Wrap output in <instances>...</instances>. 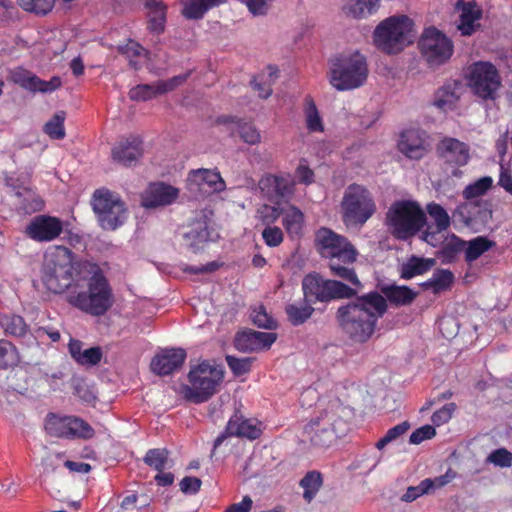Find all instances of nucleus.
<instances>
[{
  "label": "nucleus",
  "mask_w": 512,
  "mask_h": 512,
  "mask_svg": "<svg viewBox=\"0 0 512 512\" xmlns=\"http://www.w3.org/2000/svg\"><path fill=\"white\" fill-rule=\"evenodd\" d=\"M75 254L67 247L55 245L49 247L44 255L40 269V279L44 287L51 293H69L74 285L86 280L82 272L87 268V261H75Z\"/></svg>",
  "instance_id": "nucleus-1"
},
{
  "label": "nucleus",
  "mask_w": 512,
  "mask_h": 512,
  "mask_svg": "<svg viewBox=\"0 0 512 512\" xmlns=\"http://www.w3.org/2000/svg\"><path fill=\"white\" fill-rule=\"evenodd\" d=\"M84 267L91 274L87 280V289L79 290L81 287L79 282L66 294V301L86 314L102 316L114 304L112 287L98 265L86 263Z\"/></svg>",
  "instance_id": "nucleus-2"
},
{
  "label": "nucleus",
  "mask_w": 512,
  "mask_h": 512,
  "mask_svg": "<svg viewBox=\"0 0 512 512\" xmlns=\"http://www.w3.org/2000/svg\"><path fill=\"white\" fill-rule=\"evenodd\" d=\"M315 245L322 257L329 258V267L334 276L352 281V245L347 238L327 227L315 233Z\"/></svg>",
  "instance_id": "nucleus-3"
},
{
  "label": "nucleus",
  "mask_w": 512,
  "mask_h": 512,
  "mask_svg": "<svg viewBox=\"0 0 512 512\" xmlns=\"http://www.w3.org/2000/svg\"><path fill=\"white\" fill-rule=\"evenodd\" d=\"M413 26V21L406 15L390 16L376 26L373 44L385 54H398L413 42Z\"/></svg>",
  "instance_id": "nucleus-4"
},
{
  "label": "nucleus",
  "mask_w": 512,
  "mask_h": 512,
  "mask_svg": "<svg viewBox=\"0 0 512 512\" xmlns=\"http://www.w3.org/2000/svg\"><path fill=\"white\" fill-rule=\"evenodd\" d=\"M385 223L393 237L408 240L422 230L426 215L417 202L399 200L389 207Z\"/></svg>",
  "instance_id": "nucleus-5"
},
{
  "label": "nucleus",
  "mask_w": 512,
  "mask_h": 512,
  "mask_svg": "<svg viewBox=\"0 0 512 512\" xmlns=\"http://www.w3.org/2000/svg\"><path fill=\"white\" fill-rule=\"evenodd\" d=\"M223 378L224 372L221 366L202 361L191 367L188 373L189 384L181 387V394L192 403H204L217 392Z\"/></svg>",
  "instance_id": "nucleus-6"
},
{
  "label": "nucleus",
  "mask_w": 512,
  "mask_h": 512,
  "mask_svg": "<svg viewBox=\"0 0 512 512\" xmlns=\"http://www.w3.org/2000/svg\"><path fill=\"white\" fill-rule=\"evenodd\" d=\"M387 308L385 296L378 292H370L354 303V342L363 343L372 336Z\"/></svg>",
  "instance_id": "nucleus-7"
},
{
  "label": "nucleus",
  "mask_w": 512,
  "mask_h": 512,
  "mask_svg": "<svg viewBox=\"0 0 512 512\" xmlns=\"http://www.w3.org/2000/svg\"><path fill=\"white\" fill-rule=\"evenodd\" d=\"M92 207L100 226L105 230H115L126 221L127 209L124 202L107 189L94 192Z\"/></svg>",
  "instance_id": "nucleus-8"
},
{
  "label": "nucleus",
  "mask_w": 512,
  "mask_h": 512,
  "mask_svg": "<svg viewBox=\"0 0 512 512\" xmlns=\"http://www.w3.org/2000/svg\"><path fill=\"white\" fill-rule=\"evenodd\" d=\"M302 290L305 298L314 299V302L352 297L351 287L340 281L326 280L317 273L308 274L303 278Z\"/></svg>",
  "instance_id": "nucleus-9"
},
{
  "label": "nucleus",
  "mask_w": 512,
  "mask_h": 512,
  "mask_svg": "<svg viewBox=\"0 0 512 512\" xmlns=\"http://www.w3.org/2000/svg\"><path fill=\"white\" fill-rule=\"evenodd\" d=\"M45 430L53 437L64 439H91L95 435L93 427L77 416L49 413L45 419Z\"/></svg>",
  "instance_id": "nucleus-10"
},
{
  "label": "nucleus",
  "mask_w": 512,
  "mask_h": 512,
  "mask_svg": "<svg viewBox=\"0 0 512 512\" xmlns=\"http://www.w3.org/2000/svg\"><path fill=\"white\" fill-rule=\"evenodd\" d=\"M418 45L421 54L431 67H438L447 62L454 51L451 39L435 27L424 30Z\"/></svg>",
  "instance_id": "nucleus-11"
},
{
  "label": "nucleus",
  "mask_w": 512,
  "mask_h": 512,
  "mask_svg": "<svg viewBox=\"0 0 512 512\" xmlns=\"http://www.w3.org/2000/svg\"><path fill=\"white\" fill-rule=\"evenodd\" d=\"M469 85L482 99H494L501 86V78L496 67L489 62H476L469 68Z\"/></svg>",
  "instance_id": "nucleus-12"
},
{
  "label": "nucleus",
  "mask_w": 512,
  "mask_h": 512,
  "mask_svg": "<svg viewBox=\"0 0 512 512\" xmlns=\"http://www.w3.org/2000/svg\"><path fill=\"white\" fill-rule=\"evenodd\" d=\"M398 150L410 160H421L431 150L429 134L418 127L404 129L397 144Z\"/></svg>",
  "instance_id": "nucleus-13"
},
{
  "label": "nucleus",
  "mask_w": 512,
  "mask_h": 512,
  "mask_svg": "<svg viewBox=\"0 0 512 512\" xmlns=\"http://www.w3.org/2000/svg\"><path fill=\"white\" fill-rule=\"evenodd\" d=\"M259 189L269 201L289 199L295 191L294 176L288 172L267 173L258 182Z\"/></svg>",
  "instance_id": "nucleus-14"
},
{
  "label": "nucleus",
  "mask_w": 512,
  "mask_h": 512,
  "mask_svg": "<svg viewBox=\"0 0 512 512\" xmlns=\"http://www.w3.org/2000/svg\"><path fill=\"white\" fill-rule=\"evenodd\" d=\"M436 152L439 159L454 168V176H460L458 168L467 165L470 160L469 145L453 137L441 139L436 146Z\"/></svg>",
  "instance_id": "nucleus-15"
},
{
  "label": "nucleus",
  "mask_w": 512,
  "mask_h": 512,
  "mask_svg": "<svg viewBox=\"0 0 512 512\" xmlns=\"http://www.w3.org/2000/svg\"><path fill=\"white\" fill-rule=\"evenodd\" d=\"M63 232V221L55 216L37 215L25 227V235L40 243L52 242Z\"/></svg>",
  "instance_id": "nucleus-16"
},
{
  "label": "nucleus",
  "mask_w": 512,
  "mask_h": 512,
  "mask_svg": "<svg viewBox=\"0 0 512 512\" xmlns=\"http://www.w3.org/2000/svg\"><path fill=\"white\" fill-rule=\"evenodd\" d=\"M7 80L33 93H51L62 85L58 76H53L49 81H45L23 67L11 69L8 72Z\"/></svg>",
  "instance_id": "nucleus-17"
},
{
  "label": "nucleus",
  "mask_w": 512,
  "mask_h": 512,
  "mask_svg": "<svg viewBox=\"0 0 512 512\" xmlns=\"http://www.w3.org/2000/svg\"><path fill=\"white\" fill-rule=\"evenodd\" d=\"M186 351L182 348H166L158 352L151 360V371L166 376L179 370L186 360Z\"/></svg>",
  "instance_id": "nucleus-18"
},
{
  "label": "nucleus",
  "mask_w": 512,
  "mask_h": 512,
  "mask_svg": "<svg viewBox=\"0 0 512 512\" xmlns=\"http://www.w3.org/2000/svg\"><path fill=\"white\" fill-rule=\"evenodd\" d=\"M178 194V189L171 185L151 183L141 194V205L146 209L167 206L177 199Z\"/></svg>",
  "instance_id": "nucleus-19"
},
{
  "label": "nucleus",
  "mask_w": 512,
  "mask_h": 512,
  "mask_svg": "<svg viewBox=\"0 0 512 512\" xmlns=\"http://www.w3.org/2000/svg\"><path fill=\"white\" fill-rule=\"evenodd\" d=\"M142 154L143 142L137 136H130L119 141L111 150L112 160L127 167L137 162Z\"/></svg>",
  "instance_id": "nucleus-20"
},
{
  "label": "nucleus",
  "mask_w": 512,
  "mask_h": 512,
  "mask_svg": "<svg viewBox=\"0 0 512 512\" xmlns=\"http://www.w3.org/2000/svg\"><path fill=\"white\" fill-rule=\"evenodd\" d=\"M330 83L340 91L352 88L351 55H339L332 60Z\"/></svg>",
  "instance_id": "nucleus-21"
},
{
  "label": "nucleus",
  "mask_w": 512,
  "mask_h": 512,
  "mask_svg": "<svg viewBox=\"0 0 512 512\" xmlns=\"http://www.w3.org/2000/svg\"><path fill=\"white\" fill-rule=\"evenodd\" d=\"M376 212V204L370 192L354 184V225L362 226Z\"/></svg>",
  "instance_id": "nucleus-22"
},
{
  "label": "nucleus",
  "mask_w": 512,
  "mask_h": 512,
  "mask_svg": "<svg viewBox=\"0 0 512 512\" xmlns=\"http://www.w3.org/2000/svg\"><path fill=\"white\" fill-rule=\"evenodd\" d=\"M188 181L199 186L200 189L207 186L211 192H222L226 188L225 181L216 169L200 168L190 171Z\"/></svg>",
  "instance_id": "nucleus-23"
},
{
  "label": "nucleus",
  "mask_w": 512,
  "mask_h": 512,
  "mask_svg": "<svg viewBox=\"0 0 512 512\" xmlns=\"http://www.w3.org/2000/svg\"><path fill=\"white\" fill-rule=\"evenodd\" d=\"M381 293L386 300L397 307L408 306L417 297V293L408 286L388 284L380 287Z\"/></svg>",
  "instance_id": "nucleus-24"
},
{
  "label": "nucleus",
  "mask_w": 512,
  "mask_h": 512,
  "mask_svg": "<svg viewBox=\"0 0 512 512\" xmlns=\"http://www.w3.org/2000/svg\"><path fill=\"white\" fill-rule=\"evenodd\" d=\"M145 7L148 9V29L155 34L164 32L167 6L162 0H145Z\"/></svg>",
  "instance_id": "nucleus-25"
},
{
  "label": "nucleus",
  "mask_w": 512,
  "mask_h": 512,
  "mask_svg": "<svg viewBox=\"0 0 512 512\" xmlns=\"http://www.w3.org/2000/svg\"><path fill=\"white\" fill-rule=\"evenodd\" d=\"M282 225L291 239L299 238L304 227V214L294 205L282 208Z\"/></svg>",
  "instance_id": "nucleus-26"
},
{
  "label": "nucleus",
  "mask_w": 512,
  "mask_h": 512,
  "mask_svg": "<svg viewBox=\"0 0 512 512\" xmlns=\"http://www.w3.org/2000/svg\"><path fill=\"white\" fill-rule=\"evenodd\" d=\"M218 124H229L234 123L237 127V133L241 140L249 145H256L261 141V135L258 129L252 125L251 123L243 122L240 119L229 116L222 115L219 116L216 120Z\"/></svg>",
  "instance_id": "nucleus-27"
},
{
  "label": "nucleus",
  "mask_w": 512,
  "mask_h": 512,
  "mask_svg": "<svg viewBox=\"0 0 512 512\" xmlns=\"http://www.w3.org/2000/svg\"><path fill=\"white\" fill-rule=\"evenodd\" d=\"M213 231L208 227L206 221L200 220L193 224L191 229L184 233V239L193 252L203 248V245L213 240Z\"/></svg>",
  "instance_id": "nucleus-28"
},
{
  "label": "nucleus",
  "mask_w": 512,
  "mask_h": 512,
  "mask_svg": "<svg viewBox=\"0 0 512 512\" xmlns=\"http://www.w3.org/2000/svg\"><path fill=\"white\" fill-rule=\"evenodd\" d=\"M347 431H349V424L343 419H337L333 423V429L323 428L316 431L311 436V443L316 447H328L332 443L334 436L342 437Z\"/></svg>",
  "instance_id": "nucleus-29"
},
{
  "label": "nucleus",
  "mask_w": 512,
  "mask_h": 512,
  "mask_svg": "<svg viewBox=\"0 0 512 512\" xmlns=\"http://www.w3.org/2000/svg\"><path fill=\"white\" fill-rule=\"evenodd\" d=\"M454 281L455 276L452 271L448 269H436L430 279L421 283V287L424 290H431L433 294L437 295L450 290Z\"/></svg>",
  "instance_id": "nucleus-30"
},
{
  "label": "nucleus",
  "mask_w": 512,
  "mask_h": 512,
  "mask_svg": "<svg viewBox=\"0 0 512 512\" xmlns=\"http://www.w3.org/2000/svg\"><path fill=\"white\" fill-rule=\"evenodd\" d=\"M228 430L237 437H246L248 439H257L261 430L250 420L244 419L238 413H234L228 421Z\"/></svg>",
  "instance_id": "nucleus-31"
},
{
  "label": "nucleus",
  "mask_w": 512,
  "mask_h": 512,
  "mask_svg": "<svg viewBox=\"0 0 512 512\" xmlns=\"http://www.w3.org/2000/svg\"><path fill=\"white\" fill-rule=\"evenodd\" d=\"M309 301L304 297L298 302L289 303L285 306L287 319L293 326L302 325L312 316L314 308Z\"/></svg>",
  "instance_id": "nucleus-32"
},
{
  "label": "nucleus",
  "mask_w": 512,
  "mask_h": 512,
  "mask_svg": "<svg viewBox=\"0 0 512 512\" xmlns=\"http://www.w3.org/2000/svg\"><path fill=\"white\" fill-rule=\"evenodd\" d=\"M224 2L226 0H182V15L186 19L198 20L203 18L209 9Z\"/></svg>",
  "instance_id": "nucleus-33"
},
{
  "label": "nucleus",
  "mask_w": 512,
  "mask_h": 512,
  "mask_svg": "<svg viewBox=\"0 0 512 512\" xmlns=\"http://www.w3.org/2000/svg\"><path fill=\"white\" fill-rule=\"evenodd\" d=\"M435 263L436 261L433 258L412 256L402 265L400 276L402 279L409 280L417 275H423L428 272Z\"/></svg>",
  "instance_id": "nucleus-34"
},
{
  "label": "nucleus",
  "mask_w": 512,
  "mask_h": 512,
  "mask_svg": "<svg viewBox=\"0 0 512 512\" xmlns=\"http://www.w3.org/2000/svg\"><path fill=\"white\" fill-rule=\"evenodd\" d=\"M17 208L26 214L40 211L43 208L42 200L30 188L18 189L15 192Z\"/></svg>",
  "instance_id": "nucleus-35"
},
{
  "label": "nucleus",
  "mask_w": 512,
  "mask_h": 512,
  "mask_svg": "<svg viewBox=\"0 0 512 512\" xmlns=\"http://www.w3.org/2000/svg\"><path fill=\"white\" fill-rule=\"evenodd\" d=\"M279 69L276 66L269 65L266 73H261L254 77L251 85L258 92L259 97L266 99L272 94V84L278 78Z\"/></svg>",
  "instance_id": "nucleus-36"
},
{
  "label": "nucleus",
  "mask_w": 512,
  "mask_h": 512,
  "mask_svg": "<svg viewBox=\"0 0 512 512\" xmlns=\"http://www.w3.org/2000/svg\"><path fill=\"white\" fill-rule=\"evenodd\" d=\"M323 475L318 470L308 471L300 480L299 485L303 489V499L311 503L323 485Z\"/></svg>",
  "instance_id": "nucleus-37"
},
{
  "label": "nucleus",
  "mask_w": 512,
  "mask_h": 512,
  "mask_svg": "<svg viewBox=\"0 0 512 512\" xmlns=\"http://www.w3.org/2000/svg\"><path fill=\"white\" fill-rule=\"evenodd\" d=\"M0 327L5 334L13 337H23L28 331L24 318L15 314H1Z\"/></svg>",
  "instance_id": "nucleus-38"
},
{
  "label": "nucleus",
  "mask_w": 512,
  "mask_h": 512,
  "mask_svg": "<svg viewBox=\"0 0 512 512\" xmlns=\"http://www.w3.org/2000/svg\"><path fill=\"white\" fill-rule=\"evenodd\" d=\"M482 12L474 2H468L463 5L460 15L458 29L463 35H471L474 32V23L480 19Z\"/></svg>",
  "instance_id": "nucleus-39"
},
{
  "label": "nucleus",
  "mask_w": 512,
  "mask_h": 512,
  "mask_svg": "<svg viewBox=\"0 0 512 512\" xmlns=\"http://www.w3.org/2000/svg\"><path fill=\"white\" fill-rule=\"evenodd\" d=\"M465 247L466 241L453 234L438 252V258L443 264L453 263Z\"/></svg>",
  "instance_id": "nucleus-40"
},
{
  "label": "nucleus",
  "mask_w": 512,
  "mask_h": 512,
  "mask_svg": "<svg viewBox=\"0 0 512 512\" xmlns=\"http://www.w3.org/2000/svg\"><path fill=\"white\" fill-rule=\"evenodd\" d=\"M495 245L496 243L487 237L477 236L476 238L466 242L465 260L471 263Z\"/></svg>",
  "instance_id": "nucleus-41"
},
{
  "label": "nucleus",
  "mask_w": 512,
  "mask_h": 512,
  "mask_svg": "<svg viewBox=\"0 0 512 512\" xmlns=\"http://www.w3.org/2000/svg\"><path fill=\"white\" fill-rule=\"evenodd\" d=\"M304 116L306 127L311 133H321L324 131L322 117L311 97L305 98Z\"/></svg>",
  "instance_id": "nucleus-42"
},
{
  "label": "nucleus",
  "mask_w": 512,
  "mask_h": 512,
  "mask_svg": "<svg viewBox=\"0 0 512 512\" xmlns=\"http://www.w3.org/2000/svg\"><path fill=\"white\" fill-rule=\"evenodd\" d=\"M118 51L128 59L130 66L134 69L140 68L142 60L145 59L148 54L144 47L132 40L125 45L118 46Z\"/></svg>",
  "instance_id": "nucleus-43"
},
{
  "label": "nucleus",
  "mask_w": 512,
  "mask_h": 512,
  "mask_svg": "<svg viewBox=\"0 0 512 512\" xmlns=\"http://www.w3.org/2000/svg\"><path fill=\"white\" fill-rule=\"evenodd\" d=\"M20 361L17 348L8 340L0 339V370H7Z\"/></svg>",
  "instance_id": "nucleus-44"
},
{
  "label": "nucleus",
  "mask_w": 512,
  "mask_h": 512,
  "mask_svg": "<svg viewBox=\"0 0 512 512\" xmlns=\"http://www.w3.org/2000/svg\"><path fill=\"white\" fill-rule=\"evenodd\" d=\"M164 94L160 87V82L154 84H140L131 88L129 98L133 101H149L158 95Z\"/></svg>",
  "instance_id": "nucleus-45"
},
{
  "label": "nucleus",
  "mask_w": 512,
  "mask_h": 512,
  "mask_svg": "<svg viewBox=\"0 0 512 512\" xmlns=\"http://www.w3.org/2000/svg\"><path fill=\"white\" fill-rule=\"evenodd\" d=\"M144 463L158 472L164 471L169 463V451L167 449H149L144 456Z\"/></svg>",
  "instance_id": "nucleus-46"
},
{
  "label": "nucleus",
  "mask_w": 512,
  "mask_h": 512,
  "mask_svg": "<svg viewBox=\"0 0 512 512\" xmlns=\"http://www.w3.org/2000/svg\"><path fill=\"white\" fill-rule=\"evenodd\" d=\"M66 113L58 111L54 116L44 125L43 131L54 140H61L65 137L64 122Z\"/></svg>",
  "instance_id": "nucleus-47"
},
{
  "label": "nucleus",
  "mask_w": 512,
  "mask_h": 512,
  "mask_svg": "<svg viewBox=\"0 0 512 512\" xmlns=\"http://www.w3.org/2000/svg\"><path fill=\"white\" fill-rule=\"evenodd\" d=\"M426 210L433 219L438 232L446 231L450 227V216L440 204L435 202L429 203Z\"/></svg>",
  "instance_id": "nucleus-48"
},
{
  "label": "nucleus",
  "mask_w": 512,
  "mask_h": 512,
  "mask_svg": "<svg viewBox=\"0 0 512 512\" xmlns=\"http://www.w3.org/2000/svg\"><path fill=\"white\" fill-rule=\"evenodd\" d=\"M493 184V179L489 176H484L472 184H469L463 190V197L466 200H471L484 195Z\"/></svg>",
  "instance_id": "nucleus-49"
},
{
  "label": "nucleus",
  "mask_w": 512,
  "mask_h": 512,
  "mask_svg": "<svg viewBox=\"0 0 512 512\" xmlns=\"http://www.w3.org/2000/svg\"><path fill=\"white\" fill-rule=\"evenodd\" d=\"M17 3L27 12L36 15H46L52 11L55 0H17Z\"/></svg>",
  "instance_id": "nucleus-50"
},
{
  "label": "nucleus",
  "mask_w": 512,
  "mask_h": 512,
  "mask_svg": "<svg viewBox=\"0 0 512 512\" xmlns=\"http://www.w3.org/2000/svg\"><path fill=\"white\" fill-rule=\"evenodd\" d=\"M410 426L411 425L408 421H404L395 425L394 427L390 428L386 432V434L376 442L375 447L379 450H382L389 443L397 440L399 437L404 435L410 429Z\"/></svg>",
  "instance_id": "nucleus-51"
},
{
  "label": "nucleus",
  "mask_w": 512,
  "mask_h": 512,
  "mask_svg": "<svg viewBox=\"0 0 512 512\" xmlns=\"http://www.w3.org/2000/svg\"><path fill=\"white\" fill-rule=\"evenodd\" d=\"M256 339L255 331L240 332L235 337L234 346L240 352L258 351Z\"/></svg>",
  "instance_id": "nucleus-52"
},
{
  "label": "nucleus",
  "mask_w": 512,
  "mask_h": 512,
  "mask_svg": "<svg viewBox=\"0 0 512 512\" xmlns=\"http://www.w3.org/2000/svg\"><path fill=\"white\" fill-rule=\"evenodd\" d=\"M380 0H354V18H366L376 13Z\"/></svg>",
  "instance_id": "nucleus-53"
},
{
  "label": "nucleus",
  "mask_w": 512,
  "mask_h": 512,
  "mask_svg": "<svg viewBox=\"0 0 512 512\" xmlns=\"http://www.w3.org/2000/svg\"><path fill=\"white\" fill-rule=\"evenodd\" d=\"M281 214L282 209L268 204H263L257 210L258 220L266 227L272 226L279 219Z\"/></svg>",
  "instance_id": "nucleus-54"
},
{
  "label": "nucleus",
  "mask_w": 512,
  "mask_h": 512,
  "mask_svg": "<svg viewBox=\"0 0 512 512\" xmlns=\"http://www.w3.org/2000/svg\"><path fill=\"white\" fill-rule=\"evenodd\" d=\"M253 323L259 328L274 329L277 326L276 321L267 313L264 306L255 307L251 312Z\"/></svg>",
  "instance_id": "nucleus-55"
},
{
  "label": "nucleus",
  "mask_w": 512,
  "mask_h": 512,
  "mask_svg": "<svg viewBox=\"0 0 512 512\" xmlns=\"http://www.w3.org/2000/svg\"><path fill=\"white\" fill-rule=\"evenodd\" d=\"M432 490V482L430 478L422 480L417 486H410L402 495L401 500L404 502H412L424 494H428Z\"/></svg>",
  "instance_id": "nucleus-56"
},
{
  "label": "nucleus",
  "mask_w": 512,
  "mask_h": 512,
  "mask_svg": "<svg viewBox=\"0 0 512 512\" xmlns=\"http://www.w3.org/2000/svg\"><path fill=\"white\" fill-rule=\"evenodd\" d=\"M368 77L367 63L362 55L354 52V89L362 86Z\"/></svg>",
  "instance_id": "nucleus-57"
},
{
  "label": "nucleus",
  "mask_w": 512,
  "mask_h": 512,
  "mask_svg": "<svg viewBox=\"0 0 512 512\" xmlns=\"http://www.w3.org/2000/svg\"><path fill=\"white\" fill-rule=\"evenodd\" d=\"M225 359L228 367L235 376H242L248 373L251 369V358H238L235 356L227 355Z\"/></svg>",
  "instance_id": "nucleus-58"
},
{
  "label": "nucleus",
  "mask_w": 512,
  "mask_h": 512,
  "mask_svg": "<svg viewBox=\"0 0 512 512\" xmlns=\"http://www.w3.org/2000/svg\"><path fill=\"white\" fill-rule=\"evenodd\" d=\"M487 461L496 466L507 468L512 465V453L505 448H499L490 453Z\"/></svg>",
  "instance_id": "nucleus-59"
},
{
  "label": "nucleus",
  "mask_w": 512,
  "mask_h": 512,
  "mask_svg": "<svg viewBox=\"0 0 512 512\" xmlns=\"http://www.w3.org/2000/svg\"><path fill=\"white\" fill-rule=\"evenodd\" d=\"M262 238L267 246L277 247L283 242L284 234L277 226H267L262 231Z\"/></svg>",
  "instance_id": "nucleus-60"
},
{
  "label": "nucleus",
  "mask_w": 512,
  "mask_h": 512,
  "mask_svg": "<svg viewBox=\"0 0 512 512\" xmlns=\"http://www.w3.org/2000/svg\"><path fill=\"white\" fill-rule=\"evenodd\" d=\"M102 356L103 354L100 347H91L83 350L77 363L82 366H95L101 361Z\"/></svg>",
  "instance_id": "nucleus-61"
},
{
  "label": "nucleus",
  "mask_w": 512,
  "mask_h": 512,
  "mask_svg": "<svg viewBox=\"0 0 512 512\" xmlns=\"http://www.w3.org/2000/svg\"><path fill=\"white\" fill-rule=\"evenodd\" d=\"M455 410H456L455 403H453V402L447 403L442 408L436 410L433 413V415L431 417V421L436 426L443 425V424L447 423L452 418V415L455 412Z\"/></svg>",
  "instance_id": "nucleus-62"
},
{
  "label": "nucleus",
  "mask_w": 512,
  "mask_h": 512,
  "mask_svg": "<svg viewBox=\"0 0 512 512\" xmlns=\"http://www.w3.org/2000/svg\"><path fill=\"white\" fill-rule=\"evenodd\" d=\"M339 326L346 332L352 327V304L348 303L338 308L336 315Z\"/></svg>",
  "instance_id": "nucleus-63"
},
{
  "label": "nucleus",
  "mask_w": 512,
  "mask_h": 512,
  "mask_svg": "<svg viewBox=\"0 0 512 512\" xmlns=\"http://www.w3.org/2000/svg\"><path fill=\"white\" fill-rule=\"evenodd\" d=\"M436 435V430L431 425H424L412 432L409 438L411 444L418 445L421 442L431 439Z\"/></svg>",
  "instance_id": "nucleus-64"
}]
</instances>
